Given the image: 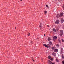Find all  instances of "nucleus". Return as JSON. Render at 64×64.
I'll list each match as a JSON object with an SVG mask.
<instances>
[{
    "label": "nucleus",
    "mask_w": 64,
    "mask_h": 64,
    "mask_svg": "<svg viewBox=\"0 0 64 64\" xmlns=\"http://www.w3.org/2000/svg\"><path fill=\"white\" fill-rule=\"evenodd\" d=\"M60 34H59L60 36H62V35H63V30H61L60 31Z\"/></svg>",
    "instance_id": "obj_1"
},
{
    "label": "nucleus",
    "mask_w": 64,
    "mask_h": 64,
    "mask_svg": "<svg viewBox=\"0 0 64 64\" xmlns=\"http://www.w3.org/2000/svg\"><path fill=\"white\" fill-rule=\"evenodd\" d=\"M49 44H48V46L46 44H43V46H44L45 47H47V48H49V47H50L51 46H48V45H49Z\"/></svg>",
    "instance_id": "obj_2"
},
{
    "label": "nucleus",
    "mask_w": 64,
    "mask_h": 64,
    "mask_svg": "<svg viewBox=\"0 0 64 64\" xmlns=\"http://www.w3.org/2000/svg\"><path fill=\"white\" fill-rule=\"evenodd\" d=\"M64 53V50H63V48H61V49L60 54H62V53Z\"/></svg>",
    "instance_id": "obj_3"
},
{
    "label": "nucleus",
    "mask_w": 64,
    "mask_h": 64,
    "mask_svg": "<svg viewBox=\"0 0 64 64\" xmlns=\"http://www.w3.org/2000/svg\"><path fill=\"white\" fill-rule=\"evenodd\" d=\"M59 20H58L56 21L55 22L56 24H58L59 23Z\"/></svg>",
    "instance_id": "obj_4"
},
{
    "label": "nucleus",
    "mask_w": 64,
    "mask_h": 64,
    "mask_svg": "<svg viewBox=\"0 0 64 64\" xmlns=\"http://www.w3.org/2000/svg\"><path fill=\"white\" fill-rule=\"evenodd\" d=\"M63 15V13L62 12L60 14V15L59 16V17H62Z\"/></svg>",
    "instance_id": "obj_5"
},
{
    "label": "nucleus",
    "mask_w": 64,
    "mask_h": 64,
    "mask_svg": "<svg viewBox=\"0 0 64 64\" xmlns=\"http://www.w3.org/2000/svg\"><path fill=\"white\" fill-rule=\"evenodd\" d=\"M54 51L55 52H58V49L55 48L54 50Z\"/></svg>",
    "instance_id": "obj_6"
},
{
    "label": "nucleus",
    "mask_w": 64,
    "mask_h": 64,
    "mask_svg": "<svg viewBox=\"0 0 64 64\" xmlns=\"http://www.w3.org/2000/svg\"><path fill=\"white\" fill-rule=\"evenodd\" d=\"M52 55H53V56H56V53L53 52V53L52 54Z\"/></svg>",
    "instance_id": "obj_7"
},
{
    "label": "nucleus",
    "mask_w": 64,
    "mask_h": 64,
    "mask_svg": "<svg viewBox=\"0 0 64 64\" xmlns=\"http://www.w3.org/2000/svg\"><path fill=\"white\" fill-rule=\"evenodd\" d=\"M61 22L62 23H63V22H64V20H63V19L62 18L61 19Z\"/></svg>",
    "instance_id": "obj_8"
},
{
    "label": "nucleus",
    "mask_w": 64,
    "mask_h": 64,
    "mask_svg": "<svg viewBox=\"0 0 64 64\" xmlns=\"http://www.w3.org/2000/svg\"><path fill=\"white\" fill-rule=\"evenodd\" d=\"M48 63H49L50 64H52V62L51 61H50V60H48Z\"/></svg>",
    "instance_id": "obj_9"
},
{
    "label": "nucleus",
    "mask_w": 64,
    "mask_h": 64,
    "mask_svg": "<svg viewBox=\"0 0 64 64\" xmlns=\"http://www.w3.org/2000/svg\"><path fill=\"white\" fill-rule=\"evenodd\" d=\"M42 25V23H40V25L39 26V27H40V29H41V26Z\"/></svg>",
    "instance_id": "obj_10"
},
{
    "label": "nucleus",
    "mask_w": 64,
    "mask_h": 64,
    "mask_svg": "<svg viewBox=\"0 0 64 64\" xmlns=\"http://www.w3.org/2000/svg\"><path fill=\"white\" fill-rule=\"evenodd\" d=\"M49 43L50 45H52V42H49Z\"/></svg>",
    "instance_id": "obj_11"
},
{
    "label": "nucleus",
    "mask_w": 64,
    "mask_h": 64,
    "mask_svg": "<svg viewBox=\"0 0 64 64\" xmlns=\"http://www.w3.org/2000/svg\"><path fill=\"white\" fill-rule=\"evenodd\" d=\"M56 48L54 47H52V50H54Z\"/></svg>",
    "instance_id": "obj_12"
},
{
    "label": "nucleus",
    "mask_w": 64,
    "mask_h": 64,
    "mask_svg": "<svg viewBox=\"0 0 64 64\" xmlns=\"http://www.w3.org/2000/svg\"><path fill=\"white\" fill-rule=\"evenodd\" d=\"M56 61L57 62H59V59H56Z\"/></svg>",
    "instance_id": "obj_13"
},
{
    "label": "nucleus",
    "mask_w": 64,
    "mask_h": 64,
    "mask_svg": "<svg viewBox=\"0 0 64 64\" xmlns=\"http://www.w3.org/2000/svg\"><path fill=\"white\" fill-rule=\"evenodd\" d=\"M53 38L54 39H57V36H54L53 37Z\"/></svg>",
    "instance_id": "obj_14"
},
{
    "label": "nucleus",
    "mask_w": 64,
    "mask_h": 64,
    "mask_svg": "<svg viewBox=\"0 0 64 64\" xmlns=\"http://www.w3.org/2000/svg\"><path fill=\"white\" fill-rule=\"evenodd\" d=\"M53 31H54V32H56V30H55V28H53Z\"/></svg>",
    "instance_id": "obj_15"
},
{
    "label": "nucleus",
    "mask_w": 64,
    "mask_h": 64,
    "mask_svg": "<svg viewBox=\"0 0 64 64\" xmlns=\"http://www.w3.org/2000/svg\"><path fill=\"white\" fill-rule=\"evenodd\" d=\"M48 41H50V40H51V38H50L48 37Z\"/></svg>",
    "instance_id": "obj_16"
},
{
    "label": "nucleus",
    "mask_w": 64,
    "mask_h": 64,
    "mask_svg": "<svg viewBox=\"0 0 64 64\" xmlns=\"http://www.w3.org/2000/svg\"><path fill=\"white\" fill-rule=\"evenodd\" d=\"M56 46L57 47H59L60 46H59V44H58L56 45Z\"/></svg>",
    "instance_id": "obj_17"
},
{
    "label": "nucleus",
    "mask_w": 64,
    "mask_h": 64,
    "mask_svg": "<svg viewBox=\"0 0 64 64\" xmlns=\"http://www.w3.org/2000/svg\"><path fill=\"white\" fill-rule=\"evenodd\" d=\"M62 59H64V56H63V55H62Z\"/></svg>",
    "instance_id": "obj_18"
},
{
    "label": "nucleus",
    "mask_w": 64,
    "mask_h": 64,
    "mask_svg": "<svg viewBox=\"0 0 64 64\" xmlns=\"http://www.w3.org/2000/svg\"><path fill=\"white\" fill-rule=\"evenodd\" d=\"M51 58V57L50 56H48V58L49 59H50Z\"/></svg>",
    "instance_id": "obj_19"
},
{
    "label": "nucleus",
    "mask_w": 64,
    "mask_h": 64,
    "mask_svg": "<svg viewBox=\"0 0 64 64\" xmlns=\"http://www.w3.org/2000/svg\"><path fill=\"white\" fill-rule=\"evenodd\" d=\"M28 36H30V33H28Z\"/></svg>",
    "instance_id": "obj_20"
},
{
    "label": "nucleus",
    "mask_w": 64,
    "mask_h": 64,
    "mask_svg": "<svg viewBox=\"0 0 64 64\" xmlns=\"http://www.w3.org/2000/svg\"><path fill=\"white\" fill-rule=\"evenodd\" d=\"M50 60H51V61H53V58H50Z\"/></svg>",
    "instance_id": "obj_21"
},
{
    "label": "nucleus",
    "mask_w": 64,
    "mask_h": 64,
    "mask_svg": "<svg viewBox=\"0 0 64 64\" xmlns=\"http://www.w3.org/2000/svg\"><path fill=\"white\" fill-rule=\"evenodd\" d=\"M44 12H45L44 13L45 14H46V13H47V11L46 10H45Z\"/></svg>",
    "instance_id": "obj_22"
},
{
    "label": "nucleus",
    "mask_w": 64,
    "mask_h": 64,
    "mask_svg": "<svg viewBox=\"0 0 64 64\" xmlns=\"http://www.w3.org/2000/svg\"><path fill=\"white\" fill-rule=\"evenodd\" d=\"M62 64H64V60L62 61Z\"/></svg>",
    "instance_id": "obj_23"
},
{
    "label": "nucleus",
    "mask_w": 64,
    "mask_h": 64,
    "mask_svg": "<svg viewBox=\"0 0 64 64\" xmlns=\"http://www.w3.org/2000/svg\"><path fill=\"white\" fill-rule=\"evenodd\" d=\"M62 42H64V40H63V39H62Z\"/></svg>",
    "instance_id": "obj_24"
},
{
    "label": "nucleus",
    "mask_w": 64,
    "mask_h": 64,
    "mask_svg": "<svg viewBox=\"0 0 64 64\" xmlns=\"http://www.w3.org/2000/svg\"><path fill=\"white\" fill-rule=\"evenodd\" d=\"M32 60L34 61V62L35 61L34 60H33V58H32Z\"/></svg>",
    "instance_id": "obj_25"
},
{
    "label": "nucleus",
    "mask_w": 64,
    "mask_h": 64,
    "mask_svg": "<svg viewBox=\"0 0 64 64\" xmlns=\"http://www.w3.org/2000/svg\"><path fill=\"white\" fill-rule=\"evenodd\" d=\"M46 7H47V8H48V5H46Z\"/></svg>",
    "instance_id": "obj_26"
},
{
    "label": "nucleus",
    "mask_w": 64,
    "mask_h": 64,
    "mask_svg": "<svg viewBox=\"0 0 64 64\" xmlns=\"http://www.w3.org/2000/svg\"><path fill=\"white\" fill-rule=\"evenodd\" d=\"M62 7L63 8H64V5L62 6Z\"/></svg>",
    "instance_id": "obj_27"
},
{
    "label": "nucleus",
    "mask_w": 64,
    "mask_h": 64,
    "mask_svg": "<svg viewBox=\"0 0 64 64\" xmlns=\"http://www.w3.org/2000/svg\"><path fill=\"white\" fill-rule=\"evenodd\" d=\"M59 42H60V40H59Z\"/></svg>",
    "instance_id": "obj_28"
},
{
    "label": "nucleus",
    "mask_w": 64,
    "mask_h": 64,
    "mask_svg": "<svg viewBox=\"0 0 64 64\" xmlns=\"http://www.w3.org/2000/svg\"><path fill=\"white\" fill-rule=\"evenodd\" d=\"M44 36H46V35L45 34H44Z\"/></svg>",
    "instance_id": "obj_29"
},
{
    "label": "nucleus",
    "mask_w": 64,
    "mask_h": 64,
    "mask_svg": "<svg viewBox=\"0 0 64 64\" xmlns=\"http://www.w3.org/2000/svg\"><path fill=\"white\" fill-rule=\"evenodd\" d=\"M47 26H48V27H49V26L48 25Z\"/></svg>",
    "instance_id": "obj_30"
},
{
    "label": "nucleus",
    "mask_w": 64,
    "mask_h": 64,
    "mask_svg": "<svg viewBox=\"0 0 64 64\" xmlns=\"http://www.w3.org/2000/svg\"><path fill=\"white\" fill-rule=\"evenodd\" d=\"M15 28V29H16V27Z\"/></svg>",
    "instance_id": "obj_31"
},
{
    "label": "nucleus",
    "mask_w": 64,
    "mask_h": 64,
    "mask_svg": "<svg viewBox=\"0 0 64 64\" xmlns=\"http://www.w3.org/2000/svg\"><path fill=\"white\" fill-rule=\"evenodd\" d=\"M20 1H22V0H20Z\"/></svg>",
    "instance_id": "obj_32"
},
{
    "label": "nucleus",
    "mask_w": 64,
    "mask_h": 64,
    "mask_svg": "<svg viewBox=\"0 0 64 64\" xmlns=\"http://www.w3.org/2000/svg\"><path fill=\"white\" fill-rule=\"evenodd\" d=\"M28 64H29V63H28Z\"/></svg>",
    "instance_id": "obj_33"
},
{
    "label": "nucleus",
    "mask_w": 64,
    "mask_h": 64,
    "mask_svg": "<svg viewBox=\"0 0 64 64\" xmlns=\"http://www.w3.org/2000/svg\"><path fill=\"white\" fill-rule=\"evenodd\" d=\"M31 42H32V41H31Z\"/></svg>",
    "instance_id": "obj_34"
}]
</instances>
